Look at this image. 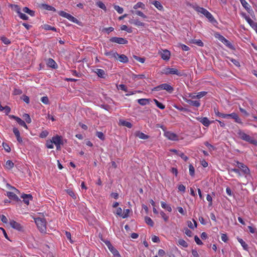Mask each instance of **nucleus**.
I'll return each mask as SVG.
<instances>
[{"instance_id": "1", "label": "nucleus", "mask_w": 257, "mask_h": 257, "mask_svg": "<svg viewBox=\"0 0 257 257\" xmlns=\"http://www.w3.org/2000/svg\"><path fill=\"white\" fill-rule=\"evenodd\" d=\"M235 163V166L237 167V168L229 169V173L230 174L232 172H234L237 175L238 177H240L241 176V172L242 175L247 179V178L250 176V170L249 168L247 167V166L242 163L239 162L238 161H236Z\"/></svg>"}, {"instance_id": "2", "label": "nucleus", "mask_w": 257, "mask_h": 257, "mask_svg": "<svg viewBox=\"0 0 257 257\" xmlns=\"http://www.w3.org/2000/svg\"><path fill=\"white\" fill-rule=\"evenodd\" d=\"M192 8L196 12L203 14L205 16L211 23L216 22L212 15L206 9L197 6H192Z\"/></svg>"}, {"instance_id": "3", "label": "nucleus", "mask_w": 257, "mask_h": 257, "mask_svg": "<svg viewBox=\"0 0 257 257\" xmlns=\"http://www.w3.org/2000/svg\"><path fill=\"white\" fill-rule=\"evenodd\" d=\"M237 135L241 140L248 142L251 144L257 146V141L242 132L241 130H239L238 131Z\"/></svg>"}, {"instance_id": "4", "label": "nucleus", "mask_w": 257, "mask_h": 257, "mask_svg": "<svg viewBox=\"0 0 257 257\" xmlns=\"http://www.w3.org/2000/svg\"><path fill=\"white\" fill-rule=\"evenodd\" d=\"M162 90H165L169 93H171L174 89L172 86L168 83H163L158 85L152 89L153 91H159Z\"/></svg>"}, {"instance_id": "5", "label": "nucleus", "mask_w": 257, "mask_h": 257, "mask_svg": "<svg viewBox=\"0 0 257 257\" xmlns=\"http://www.w3.org/2000/svg\"><path fill=\"white\" fill-rule=\"evenodd\" d=\"M35 222L38 229L41 232H45L46 231V221L44 218L38 217L35 218Z\"/></svg>"}, {"instance_id": "6", "label": "nucleus", "mask_w": 257, "mask_h": 257, "mask_svg": "<svg viewBox=\"0 0 257 257\" xmlns=\"http://www.w3.org/2000/svg\"><path fill=\"white\" fill-rule=\"evenodd\" d=\"M163 73L165 75H176L179 76H182L183 73L179 71L177 69L174 68L166 67L163 69Z\"/></svg>"}, {"instance_id": "7", "label": "nucleus", "mask_w": 257, "mask_h": 257, "mask_svg": "<svg viewBox=\"0 0 257 257\" xmlns=\"http://www.w3.org/2000/svg\"><path fill=\"white\" fill-rule=\"evenodd\" d=\"M104 242L114 257H121L118 250L111 244L109 240H104Z\"/></svg>"}, {"instance_id": "8", "label": "nucleus", "mask_w": 257, "mask_h": 257, "mask_svg": "<svg viewBox=\"0 0 257 257\" xmlns=\"http://www.w3.org/2000/svg\"><path fill=\"white\" fill-rule=\"evenodd\" d=\"M52 143L56 146L57 150H60L61 146L64 144L62 136L56 135L52 137Z\"/></svg>"}, {"instance_id": "9", "label": "nucleus", "mask_w": 257, "mask_h": 257, "mask_svg": "<svg viewBox=\"0 0 257 257\" xmlns=\"http://www.w3.org/2000/svg\"><path fill=\"white\" fill-rule=\"evenodd\" d=\"M110 42L119 44H126L128 41L123 38L114 37L109 39Z\"/></svg>"}, {"instance_id": "10", "label": "nucleus", "mask_w": 257, "mask_h": 257, "mask_svg": "<svg viewBox=\"0 0 257 257\" xmlns=\"http://www.w3.org/2000/svg\"><path fill=\"white\" fill-rule=\"evenodd\" d=\"M159 54L161 55V58L164 60L168 61L170 58V52L167 49L159 51Z\"/></svg>"}, {"instance_id": "11", "label": "nucleus", "mask_w": 257, "mask_h": 257, "mask_svg": "<svg viewBox=\"0 0 257 257\" xmlns=\"http://www.w3.org/2000/svg\"><path fill=\"white\" fill-rule=\"evenodd\" d=\"M164 136L168 140L171 141H175L178 140V136L176 134L170 131L165 132L164 133Z\"/></svg>"}, {"instance_id": "12", "label": "nucleus", "mask_w": 257, "mask_h": 257, "mask_svg": "<svg viewBox=\"0 0 257 257\" xmlns=\"http://www.w3.org/2000/svg\"><path fill=\"white\" fill-rule=\"evenodd\" d=\"M226 116V118L231 117L232 119H234L235 122L236 123H238L239 124L242 123L241 119L239 118L238 115L236 113L232 112L230 114H227Z\"/></svg>"}, {"instance_id": "13", "label": "nucleus", "mask_w": 257, "mask_h": 257, "mask_svg": "<svg viewBox=\"0 0 257 257\" xmlns=\"http://www.w3.org/2000/svg\"><path fill=\"white\" fill-rule=\"evenodd\" d=\"M214 36L216 38L218 39L220 41H221L222 43L225 44L226 46H229L230 45V42L228 41L225 37L220 35L218 33H216L215 34Z\"/></svg>"}, {"instance_id": "14", "label": "nucleus", "mask_w": 257, "mask_h": 257, "mask_svg": "<svg viewBox=\"0 0 257 257\" xmlns=\"http://www.w3.org/2000/svg\"><path fill=\"white\" fill-rule=\"evenodd\" d=\"M21 197L23 199V202L27 205H29L30 200H31L33 199V197L31 194H23Z\"/></svg>"}, {"instance_id": "15", "label": "nucleus", "mask_w": 257, "mask_h": 257, "mask_svg": "<svg viewBox=\"0 0 257 257\" xmlns=\"http://www.w3.org/2000/svg\"><path fill=\"white\" fill-rule=\"evenodd\" d=\"M13 131V133L15 134L16 137L17 138V140L18 142L20 143H22L23 140H22V137L20 136V133L19 130L16 127H14Z\"/></svg>"}, {"instance_id": "16", "label": "nucleus", "mask_w": 257, "mask_h": 257, "mask_svg": "<svg viewBox=\"0 0 257 257\" xmlns=\"http://www.w3.org/2000/svg\"><path fill=\"white\" fill-rule=\"evenodd\" d=\"M10 223L12 227H13L14 229H16L18 230H21L22 229V227L21 225L19 223L14 220H11Z\"/></svg>"}, {"instance_id": "17", "label": "nucleus", "mask_w": 257, "mask_h": 257, "mask_svg": "<svg viewBox=\"0 0 257 257\" xmlns=\"http://www.w3.org/2000/svg\"><path fill=\"white\" fill-rule=\"evenodd\" d=\"M197 119L201 122L204 126H208L210 124V121L206 117H198Z\"/></svg>"}, {"instance_id": "18", "label": "nucleus", "mask_w": 257, "mask_h": 257, "mask_svg": "<svg viewBox=\"0 0 257 257\" xmlns=\"http://www.w3.org/2000/svg\"><path fill=\"white\" fill-rule=\"evenodd\" d=\"M40 7L41 9H43L45 10L50 11H53L55 12L56 9L54 7L49 6L48 5L45 4H42L40 5Z\"/></svg>"}, {"instance_id": "19", "label": "nucleus", "mask_w": 257, "mask_h": 257, "mask_svg": "<svg viewBox=\"0 0 257 257\" xmlns=\"http://www.w3.org/2000/svg\"><path fill=\"white\" fill-rule=\"evenodd\" d=\"M7 196L11 199H13L14 200L18 202L20 200L19 198L18 197V196L12 192H7Z\"/></svg>"}, {"instance_id": "20", "label": "nucleus", "mask_w": 257, "mask_h": 257, "mask_svg": "<svg viewBox=\"0 0 257 257\" xmlns=\"http://www.w3.org/2000/svg\"><path fill=\"white\" fill-rule=\"evenodd\" d=\"M130 23L133 24L136 26H141V27H144L145 26V23L143 22H141L138 19L136 20H132L129 21Z\"/></svg>"}, {"instance_id": "21", "label": "nucleus", "mask_w": 257, "mask_h": 257, "mask_svg": "<svg viewBox=\"0 0 257 257\" xmlns=\"http://www.w3.org/2000/svg\"><path fill=\"white\" fill-rule=\"evenodd\" d=\"M47 64L48 66L53 68H56L57 67L56 63L52 58L48 59L47 60Z\"/></svg>"}, {"instance_id": "22", "label": "nucleus", "mask_w": 257, "mask_h": 257, "mask_svg": "<svg viewBox=\"0 0 257 257\" xmlns=\"http://www.w3.org/2000/svg\"><path fill=\"white\" fill-rule=\"evenodd\" d=\"M150 101L151 99L148 98H141L138 99L139 104L143 106L149 104Z\"/></svg>"}, {"instance_id": "23", "label": "nucleus", "mask_w": 257, "mask_h": 257, "mask_svg": "<svg viewBox=\"0 0 257 257\" xmlns=\"http://www.w3.org/2000/svg\"><path fill=\"white\" fill-rule=\"evenodd\" d=\"M131 12L132 14L136 15H137L138 16H140V17H142V18H143L144 19L147 18V16L146 15H145L142 12H141L140 11L131 10Z\"/></svg>"}, {"instance_id": "24", "label": "nucleus", "mask_w": 257, "mask_h": 257, "mask_svg": "<svg viewBox=\"0 0 257 257\" xmlns=\"http://www.w3.org/2000/svg\"><path fill=\"white\" fill-rule=\"evenodd\" d=\"M97 76L100 78H105L106 76L104 70L101 69H96L94 71Z\"/></svg>"}, {"instance_id": "25", "label": "nucleus", "mask_w": 257, "mask_h": 257, "mask_svg": "<svg viewBox=\"0 0 257 257\" xmlns=\"http://www.w3.org/2000/svg\"><path fill=\"white\" fill-rule=\"evenodd\" d=\"M117 57L118 60L122 63H125L128 61V58L123 54L119 55L118 56H116V58Z\"/></svg>"}, {"instance_id": "26", "label": "nucleus", "mask_w": 257, "mask_h": 257, "mask_svg": "<svg viewBox=\"0 0 257 257\" xmlns=\"http://www.w3.org/2000/svg\"><path fill=\"white\" fill-rule=\"evenodd\" d=\"M238 241L240 243L241 245L243 247V248L246 250H248V246L247 244L241 238L238 237L237 238Z\"/></svg>"}, {"instance_id": "27", "label": "nucleus", "mask_w": 257, "mask_h": 257, "mask_svg": "<svg viewBox=\"0 0 257 257\" xmlns=\"http://www.w3.org/2000/svg\"><path fill=\"white\" fill-rule=\"evenodd\" d=\"M186 102L192 106H195L196 107H198L200 106V103L199 101L197 100H193L191 99H188L186 101Z\"/></svg>"}, {"instance_id": "28", "label": "nucleus", "mask_w": 257, "mask_h": 257, "mask_svg": "<svg viewBox=\"0 0 257 257\" xmlns=\"http://www.w3.org/2000/svg\"><path fill=\"white\" fill-rule=\"evenodd\" d=\"M139 8H141L143 10L145 9V8H146L145 5L142 2H139L133 6V9L134 10H136V11Z\"/></svg>"}, {"instance_id": "29", "label": "nucleus", "mask_w": 257, "mask_h": 257, "mask_svg": "<svg viewBox=\"0 0 257 257\" xmlns=\"http://www.w3.org/2000/svg\"><path fill=\"white\" fill-rule=\"evenodd\" d=\"M65 191L67 193L71 196L73 199H76L77 198V194L74 192V191L71 189H68L65 190Z\"/></svg>"}, {"instance_id": "30", "label": "nucleus", "mask_w": 257, "mask_h": 257, "mask_svg": "<svg viewBox=\"0 0 257 257\" xmlns=\"http://www.w3.org/2000/svg\"><path fill=\"white\" fill-rule=\"evenodd\" d=\"M193 223H192L191 221H188L187 222L188 226L192 229H194L195 228L197 227V222L194 220L193 219Z\"/></svg>"}, {"instance_id": "31", "label": "nucleus", "mask_w": 257, "mask_h": 257, "mask_svg": "<svg viewBox=\"0 0 257 257\" xmlns=\"http://www.w3.org/2000/svg\"><path fill=\"white\" fill-rule=\"evenodd\" d=\"M161 207L165 209L168 212H171L172 211V208H171V207L169 205L167 204L165 202L161 201Z\"/></svg>"}, {"instance_id": "32", "label": "nucleus", "mask_w": 257, "mask_h": 257, "mask_svg": "<svg viewBox=\"0 0 257 257\" xmlns=\"http://www.w3.org/2000/svg\"><path fill=\"white\" fill-rule=\"evenodd\" d=\"M136 136L139 137L140 139L144 140L148 139L149 138V136L148 135L140 132L136 133Z\"/></svg>"}, {"instance_id": "33", "label": "nucleus", "mask_w": 257, "mask_h": 257, "mask_svg": "<svg viewBox=\"0 0 257 257\" xmlns=\"http://www.w3.org/2000/svg\"><path fill=\"white\" fill-rule=\"evenodd\" d=\"M23 11L24 13H27L28 14H29V15H30L31 16H32V17L34 16V15H35V12L32 10H30L28 7H24L23 9Z\"/></svg>"}, {"instance_id": "34", "label": "nucleus", "mask_w": 257, "mask_h": 257, "mask_svg": "<svg viewBox=\"0 0 257 257\" xmlns=\"http://www.w3.org/2000/svg\"><path fill=\"white\" fill-rule=\"evenodd\" d=\"M43 28L45 30H52L54 32H57V29L55 27H52L51 26L48 24L44 25L43 26Z\"/></svg>"}, {"instance_id": "35", "label": "nucleus", "mask_w": 257, "mask_h": 257, "mask_svg": "<svg viewBox=\"0 0 257 257\" xmlns=\"http://www.w3.org/2000/svg\"><path fill=\"white\" fill-rule=\"evenodd\" d=\"M152 4L159 10L162 11L163 10V7L162 4L158 1H154Z\"/></svg>"}, {"instance_id": "36", "label": "nucleus", "mask_w": 257, "mask_h": 257, "mask_svg": "<svg viewBox=\"0 0 257 257\" xmlns=\"http://www.w3.org/2000/svg\"><path fill=\"white\" fill-rule=\"evenodd\" d=\"M96 5L99 7V8L102 9L105 12L106 11V7L104 4H103L101 1H97L96 2Z\"/></svg>"}, {"instance_id": "37", "label": "nucleus", "mask_w": 257, "mask_h": 257, "mask_svg": "<svg viewBox=\"0 0 257 257\" xmlns=\"http://www.w3.org/2000/svg\"><path fill=\"white\" fill-rule=\"evenodd\" d=\"M11 9L16 12L18 14L20 13L21 12V8L20 7L17 5H11Z\"/></svg>"}, {"instance_id": "38", "label": "nucleus", "mask_w": 257, "mask_h": 257, "mask_svg": "<svg viewBox=\"0 0 257 257\" xmlns=\"http://www.w3.org/2000/svg\"><path fill=\"white\" fill-rule=\"evenodd\" d=\"M21 126H23L24 127L26 128H28V126L26 123V122L22 120L21 118L18 117L17 120H16Z\"/></svg>"}, {"instance_id": "39", "label": "nucleus", "mask_w": 257, "mask_h": 257, "mask_svg": "<svg viewBox=\"0 0 257 257\" xmlns=\"http://www.w3.org/2000/svg\"><path fill=\"white\" fill-rule=\"evenodd\" d=\"M105 55L109 56L111 58H116V56H118V54L117 52H106L105 53Z\"/></svg>"}, {"instance_id": "40", "label": "nucleus", "mask_w": 257, "mask_h": 257, "mask_svg": "<svg viewBox=\"0 0 257 257\" xmlns=\"http://www.w3.org/2000/svg\"><path fill=\"white\" fill-rule=\"evenodd\" d=\"M153 101L155 103L156 105L158 107H159L161 109H165V106L163 104L158 101L156 99H154Z\"/></svg>"}, {"instance_id": "41", "label": "nucleus", "mask_w": 257, "mask_h": 257, "mask_svg": "<svg viewBox=\"0 0 257 257\" xmlns=\"http://www.w3.org/2000/svg\"><path fill=\"white\" fill-rule=\"evenodd\" d=\"M133 58L137 60V61L141 63H144L146 60V59L145 57H140L139 56H137L136 55H133Z\"/></svg>"}, {"instance_id": "42", "label": "nucleus", "mask_w": 257, "mask_h": 257, "mask_svg": "<svg viewBox=\"0 0 257 257\" xmlns=\"http://www.w3.org/2000/svg\"><path fill=\"white\" fill-rule=\"evenodd\" d=\"M14 164L11 160H8L6 163V167L8 169H11L14 167Z\"/></svg>"}, {"instance_id": "43", "label": "nucleus", "mask_w": 257, "mask_h": 257, "mask_svg": "<svg viewBox=\"0 0 257 257\" xmlns=\"http://www.w3.org/2000/svg\"><path fill=\"white\" fill-rule=\"evenodd\" d=\"M145 222L148 225H149L152 227H153L154 226V222L152 220V219L149 217H145Z\"/></svg>"}, {"instance_id": "44", "label": "nucleus", "mask_w": 257, "mask_h": 257, "mask_svg": "<svg viewBox=\"0 0 257 257\" xmlns=\"http://www.w3.org/2000/svg\"><path fill=\"white\" fill-rule=\"evenodd\" d=\"M178 244L184 247H187L188 246V243L187 242L183 239H179L178 241Z\"/></svg>"}, {"instance_id": "45", "label": "nucleus", "mask_w": 257, "mask_h": 257, "mask_svg": "<svg viewBox=\"0 0 257 257\" xmlns=\"http://www.w3.org/2000/svg\"><path fill=\"white\" fill-rule=\"evenodd\" d=\"M192 43L200 47H203L204 45L203 43L200 40H192Z\"/></svg>"}, {"instance_id": "46", "label": "nucleus", "mask_w": 257, "mask_h": 257, "mask_svg": "<svg viewBox=\"0 0 257 257\" xmlns=\"http://www.w3.org/2000/svg\"><path fill=\"white\" fill-rule=\"evenodd\" d=\"M113 8L114 10L117 11L118 14H122L123 12V9L122 8L119 7V6L114 5Z\"/></svg>"}, {"instance_id": "47", "label": "nucleus", "mask_w": 257, "mask_h": 257, "mask_svg": "<svg viewBox=\"0 0 257 257\" xmlns=\"http://www.w3.org/2000/svg\"><path fill=\"white\" fill-rule=\"evenodd\" d=\"M189 174L191 176H194L195 174V169L192 164H190L189 166Z\"/></svg>"}, {"instance_id": "48", "label": "nucleus", "mask_w": 257, "mask_h": 257, "mask_svg": "<svg viewBox=\"0 0 257 257\" xmlns=\"http://www.w3.org/2000/svg\"><path fill=\"white\" fill-rule=\"evenodd\" d=\"M96 136L102 141H103L105 139L104 135L101 132H97Z\"/></svg>"}, {"instance_id": "49", "label": "nucleus", "mask_w": 257, "mask_h": 257, "mask_svg": "<svg viewBox=\"0 0 257 257\" xmlns=\"http://www.w3.org/2000/svg\"><path fill=\"white\" fill-rule=\"evenodd\" d=\"M121 123L123 126H125L130 128H131L133 126L132 124L130 122L125 120L121 121Z\"/></svg>"}, {"instance_id": "50", "label": "nucleus", "mask_w": 257, "mask_h": 257, "mask_svg": "<svg viewBox=\"0 0 257 257\" xmlns=\"http://www.w3.org/2000/svg\"><path fill=\"white\" fill-rule=\"evenodd\" d=\"M1 40L6 45H9L11 43V41H10V40L6 37H2L1 38Z\"/></svg>"}, {"instance_id": "51", "label": "nucleus", "mask_w": 257, "mask_h": 257, "mask_svg": "<svg viewBox=\"0 0 257 257\" xmlns=\"http://www.w3.org/2000/svg\"><path fill=\"white\" fill-rule=\"evenodd\" d=\"M160 215L165 222L168 221L169 219V216H167L164 211H161L160 212Z\"/></svg>"}, {"instance_id": "52", "label": "nucleus", "mask_w": 257, "mask_h": 257, "mask_svg": "<svg viewBox=\"0 0 257 257\" xmlns=\"http://www.w3.org/2000/svg\"><path fill=\"white\" fill-rule=\"evenodd\" d=\"M184 232L189 237H191L193 235L192 232L187 227L184 228Z\"/></svg>"}, {"instance_id": "53", "label": "nucleus", "mask_w": 257, "mask_h": 257, "mask_svg": "<svg viewBox=\"0 0 257 257\" xmlns=\"http://www.w3.org/2000/svg\"><path fill=\"white\" fill-rule=\"evenodd\" d=\"M204 145L208 148L210 152L212 150H214L215 149L213 145L210 144L208 142H205L204 143Z\"/></svg>"}, {"instance_id": "54", "label": "nucleus", "mask_w": 257, "mask_h": 257, "mask_svg": "<svg viewBox=\"0 0 257 257\" xmlns=\"http://www.w3.org/2000/svg\"><path fill=\"white\" fill-rule=\"evenodd\" d=\"M46 147L49 149L54 148L53 143H52V139L50 141H47L46 142Z\"/></svg>"}, {"instance_id": "55", "label": "nucleus", "mask_w": 257, "mask_h": 257, "mask_svg": "<svg viewBox=\"0 0 257 257\" xmlns=\"http://www.w3.org/2000/svg\"><path fill=\"white\" fill-rule=\"evenodd\" d=\"M207 94L206 91H201L197 93L196 95L197 98L200 99L204 96Z\"/></svg>"}, {"instance_id": "56", "label": "nucleus", "mask_w": 257, "mask_h": 257, "mask_svg": "<svg viewBox=\"0 0 257 257\" xmlns=\"http://www.w3.org/2000/svg\"><path fill=\"white\" fill-rule=\"evenodd\" d=\"M18 15L19 17L23 20H28L29 19L28 16L26 15L25 14L21 13V12L18 14Z\"/></svg>"}, {"instance_id": "57", "label": "nucleus", "mask_w": 257, "mask_h": 257, "mask_svg": "<svg viewBox=\"0 0 257 257\" xmlns=\"http://www.w3.org/2000/svg\"><path fill=\"white\" fill-rule=\"evenodd\" d=\"M66 19H67L69 21H70L72 22H74V23L77 21L75 18H74L73 16H72V15H71L69 14H68V16L67 17Z\"/></svg>"}, {"instance_id": "58", "label": "nucleus", "mask_w": 257, "mask_h": 257, "mask_svg": "<svg viewBox=\"0 0 257 257\" xmlns=\"http://www.w3.org/2000/svg\"><path fill=\"white\" fill-rule=\"evenodd\" d=\"M66 19H67L69 21H70L72 22H74V23L77 21L75 18H74L73 16H72V15H71L69 14H68V16L67 17Z\"/></svg>"}, {"instance_id": "59", "label": "nucleus", "mask_w": 257, "mask_h": 257, "mask_svg": "<svg viewBox=\"0 0 257 257\" xmlns=\"http://www.w3.org/2000/svg\"><path fill=\"white\" fill-rule=\"evenodd\" d=\"M41 101H42V102L45 104H47L49 103V99L47 96H43L42 97H41Z\"/></svg>"}, {"instance_id": "60", "label": "nucleus", "mask_w": 257, "mask_h": 257, "mask_svg": "<svg viewBox=\"0 0 257 257\" xmlns=\"http://www.w3.org/2000/svg\"><path fill=\"white\" fill-rule=\"evenodd\" d=\"M178 156H180L185 161H187L188 160V157L185 155L182 152L178 153Z\"/></svg>"}, {"instance_id": "61", "label": "nucleus", "mask_w": 257, "mask_h": 257, "mask_svg": "<svg viewBox=\"0 0 257 257\" xmlns=\"http://www.w3.org/2000/svg\"><path fill=\"white\" fill-rule=\"evenodd\" d=\"M65 233L67 238L70 241L71 243H73V241L71 239V235L70 232L68 231H65Z\"/></svg>"}, {"instance_id": "62", "label": "nucleus", "mask_w": 257, "mask_h": 257, "mask_svg": "<svg viewBox=\"0 0 257 257\" xmlns=\"http://www.w3.org/2000/svg\"><path fill=\"white\" fill-rule=\"evenodd\" d=\"M206 200L209 202V206H211L212 205V197L209 195L207 194L206 196Z\"/></svg>"}, {"instance_id": "63", "label": "nucleus", "mask_w": 257, "mask_h": 257, "mask_svg": "<svg viewBox=\"0 0 257 257\" xmlns=\"http://www.w3.org/2000/svg\"><path fill=\"white\" fill-rule=\"evenodd\" d=\"M194 240H195L196 243L198 245H202L203 244V242H202V241L200 239V238L197 235L195 236Z\"/></svg>"}, {"instance_id": "64", "label": "nucleus", "mask_w": 257, "mask_h": 257, "mask_svg": "<svg viewBox=\"0 0 257 257\" xmlns=\"http://www.w3.org/2000/svg\"><path fill=\"white\" fill-rule=\"evenodd\" d=\"M221 240L224 241V242H226L228 240V237L226 235V234L222 233L221 236Z\"/></svg>"}]
</instances>
